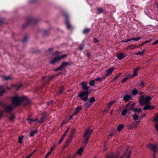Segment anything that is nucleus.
Here are the masks:
<instances>
[{
    "instance_id": "obj_29",
    "label": "nucleus",
    "mask_w": 158,
    "mask_h": 158,
    "mask_svg": "<svg viewBox=\"0 0 158 158\" xmlns=\"http://www.w3.org/2000/svg\"><path fill=\"white\" fill-rule=\"evenodd\" d=\"M124 125L123 124H119L117 128V130L118 131H121L122 129L123 128Z\"/></svg>"
},
{
    "instance_id": "obj_7",
    "label": "nucleus",
    "mask_w": 158,
    "mask_h": 158,
    "mask_svg": "<svg viewBox=\"0 0 158 158\" xmlns=\"http://www.w3.org/2000/svg\"><path fill=\"white\" fill-rule=\"evenodd\" d=\"M63 16L66 19L65 23L67 26V28L68 30L71 29L72 28V26L69 22V16L67 13H64Z\"/></svg>"
},
{
    "instance_id": "obj_27",
    "label": "nucleus",
    "mask_w": 158,
    "mask_h": 158,
    "mask_svg": "<svg viewBox=\"0 0 158 158\" xmlns=\"http://www.w3.org/2000/svg\"><path fill=\"white\" fill-rule=\"evenodd\" d=\"M83 151V149L81 148H79L77 152V153L80 156H81Z\"/></svg>"
},
{
    "instance_id": "obj_26",
    "label": "nucleus",
    "mask_w": 158,
    "mask_h": 158,
    "mask_svg": "<svg viewBox=\"0 0 158 158\" xmlns=\"http://www.w3.org/2000/svg\"><path fill=\"white\" fill-rule=\"evenodd\" d=\"M64 86H61L60 87V88L59 89V90L58 91V94L59 95V94H61L62 93L63 91L64 90Z\"/></svg>"
},
{
    "instance_id": "obj_5",
    "label": "nucleus",
    "mask_w": 158,
    "mask_h": 158,
    "mask_svg": "<svg viewBox=\"0 0 158 158\" xmlns=\"http://www.w3.org/2000/svg\"><path fill=\"white\" fill-rule=\"evenodd\" d=\"M153 96H141L139 99V102L142 105H144L147 104H151L150 101L152 98Z\"/></svg>"
},
{
    "instance_id": "obj_58",
    "label": "nucleus",
    "mask_w": 158,
    "mask_h": 158,
    "mask_svg": "<svg viewBox=\"0 0 158 158\" xmlns=\"http://www.w3.org/2000/svg\"><path fill=\"white\" fill-rule=\"evenodd\" d=\"M72 139H71L70 138H69V139H68L66 142V144H69L71 142V140Z\"/></svg>"
},
{
    "instance_id": "obj_53",
    "label": "nucleus",
    "mask_w": 158,
    "mask_h": 158,
    "mask_svg": "<svg viewBox=\"0 0 158 158\" xmlns=\"http://www.w3.org/2000/svg\"><path fill=\"white\" fill-rule=\"evenodd\" d=\"M22 86V84L17 85L16 87V90H18L19 88H20Z\"/></svg>"
},
{
    "instance_id": "obj_23",
    "label": "nucleus",
    "mask_w": 158,
    "mask_h": 158,
    "mask_svg": "<svg viewBox=\"0 0 158 158\" xmlns=\"http://www.w3.org/2000/svg\"><path fill=\"white\" fill-rule=\"evenodd\" d=\"M82 108L81 106H79L77 107L75 110V113H78L79 111L81 110Z\"/></svg>"
},
{
    "instance_id": "obj_32",
    "label": "nucleus",
    "mask_w": 158,
    "mask_h": 158,
    "mask_svg": "<svg viewBox=\"0 0 158 158\" xmlns=\"http://www.w3.org/2000/svg\"><path fill=\"white\" fill-rule=\"evenodd\" d=\"M85 45V44H80L78 46V49L80 51L82 50L83 49Z\"/></svg>"
},
{
    "instance_id": "obj_31",
    "label": "nucleus",
    "mask_w": 158,
    "mask_h": 158,
    "mask_svg": "<svg viewBox=\"0 0 158 158\" xmlns=\"http://www.w3.org/2000/svg\"><path fill=\"white\" fill-rule=\"evenodd\" d=\"M131 94L133 95L137 94V90L136 88L134 89L131 92Z\"/></svg>"
},
{
    "instance_id": "obj_46",
    "label": "nucleus",
    "mask_w": 158,
    "mask_h": 158,
    "mask_svg": "<svg viewBox=\"0 0 158 158\" xmlns=\"http://www.w3.org/2000/svg\"><path fill=\"white\" fill-rule=\"evenodd\" d=\"M27 37L26 35L24 36L23 40H22L23 43H25L27 41Z\"/></svg>"
},
{
    "instance_id": "obj_55",
    "label": "nucleus",
    "mask_w": 158,
    "mask_h": 158,
    "mask_svg": "<svg viewBox=\"0 0 158 158\" xmlns=\"http://www.w3.org/2000/svg\"><path fill=\"white\" fill-rule=\"evenodd\" d=\"M153 120L155 122H158V112L157 116L154 118Z\"/></svg>"
},
{
    "instance_id": "obj_21",
    "label": "nucleus",
    "mask_w": 158,
    "mask_h": 158,
    "mask_svg": "<svg viewBox=\"0 0 158 158\" xmlns=\"http://www.w3.org/2000/svg\"><path fill=\"white\" fill-rule=\"evenodd\" d=\"M104 12V11L101 8H98L97 9V14H100Z\"/></svg>"
},
{
    "instance_id": "obj_11",
    "label": "nucleus",
    "mask_w": 158,
    "mask_h": 158,
    "mask_svg": "<svg viewBox=\"0 0 158 158\" xmlns=\"http://www.w3.org/2000/svg\"><path fill=\"white\" fill-rule=\"evenodd\" d=\"M60 60L59 57L56 56L52 61L50 62V63L52 64H54L55 63L58 62Z\"/></svg>"
},
{
    "instance_id": "obj_4",
    "label": "nucleus",
    "mask_w": 158,
    "mask_h": 158,
    "mask_svg": "<svg viewBox=\"0 0 158 158\" xmlns=\"http://www.w3.org/2000/svg\"><path fill=\"white\" fill-rule=\"evenodd\" d=\"M93 132V130L90 129L89 127H88L85 131L83 135L84 140L83 143L86 146L88 143V140L90 139V135Z\"/></svg>"
},
{
    "instance_id": "obj_2",
    "label": "nucleus",
    "mask_w": 158,
    "mask_h": 158,
    "mask_svg": "<svg viewBox=\"0 0 158 158\" xmlns=\"http://www.w3.org/2000/svg\"><path fill=\"white\" fill-rule=\"evenodd\" d=\"M81 86L82 89L84 91L80 93L77 95V97H79L83 101H87L89 99L88 96L89 92L88 91L89 87L86 85V84L84 82H82L81 83Z\"/></svg>"
},
{
    "instance_id": "obj_45",
    "label": "nucleus",
    "mask_w": 158,
    "mask_h": 158,
    "mask_svg": "<svg viewBox=\"0 0 158 158\" xmlns=\"http://www.w3.org/2000/svg\"><path fill=\"white\" fill-rule=\"evenodd\" d=\"M114 154L111 152L110 155H108L107 156V158H112L114 156Z\"/></svg>"
},
{
    "instance_id": "obj_60",
    "label": "nucleus",
    "mask_w": 158,
    "mask_h": 158,
    "mask_svg": "<svg viewBox=\"0 0 158 158\" xmlns=\"http://www.w3.org/2000/svg\"><path fill=\"white\" fill-rule=\"evenodd\" d=\"M108 76L106 75V74H105L103 75L101 77V79H102V80H104L106 78V77Z\"/></svg>"
},
{
    "instance_id": "obj_15",
    "label": "nucleus",
    "mask_w": 158,
    "mask_h": 158,
    "mask_svg": "<svg viewBox=\"0 0 158 158\" xmlns=\"http://www.w3.org/2000/svg\"><path fill=\"white\" fill-rule=\"evenodd\" d=\"M76 130L75 128L73 129L70 132V134L69 135V138L71 139H72L74 137L75 134V132Z\"/></svg>"
},
{
    "instance_id": "obj_8",
    "label": "nucleus",
    "mask_w": 158,
    "mask_h": 158,
    "mask_svg": "<svg viewBox=\"0 0 158 158\" xmlns=\"http://www.w3.org/2000/svg\"><path fill=\"white\" fill-rule=\"evenodd\" d=\"M42 117L39 120H38V122L40 123L44 122L47 118V114L45 112H44L41 114Z\"/></svg>"
},
{
    "instance_id": "obj_64",
    "label": "nucleus",
    "mask_w": 158,
    "mask_h": 158,
    "mask_svg": "<svg viewBox=\"0 0 158 158\" xmlns=\"http://www.w3.org/2000/svg\"><path fill=\"white\" fill-rule=\"evenodd\" d=\"M4 78L5 80H8L10 79V77L9 76L7 77L4 76Z\"/></svg>"
},
{
    "instance_id": "obj_57",
    "label": "nucleus",
    "mask_w": 158,
    "mask_h": 158,
    "mask_svg": "<svg viewBox=\"0 0 158 158\" xmlns=\"http://www.w3.org/2000/svg\"><path fill=\"white\" fill-rule=\"evenodd\" d=\"M144 94L143 92H141L140 90H137V94L142 95Z\"/></svg>"
},
{
    "instance_id": "obj_52",
    "label": "nucleus",
    "mask_w": 158,
    "mask_h": 158,
    "mask_svg": "<svg viewBox=\"0 0 158 158\" xmlns=\"http://www.w3.org/2000/svg\"><path fill=\"white\" fill-rule=\"evenodd\" d=\"M127 127L129 129H131L133 128V127L131 125V124H129L127 126Z\"/></svg>"
},
{
    "instance_id": "obj_41",
    "label": "nucleus",
    "mask_w": 158,
    "mask_h": 158,
    "mask_svg": "<svg viewBox=\"0 0 158 158\" xmlns=\"http://www.w3.org/2000/svg\"><path fill=\"white\" fill-rule=\"evenodd\" d=\"M144 53H143V52H136L135 53V55H139L140 56H143L144 55Z\"/></svg>"
},
{
    "instance_id": "obj_20",
    "label": "nucleus",
    "mask_w": 158,
    "mask_h": 158,
    "mask_svg": "<svg viewBox=\"0 0 158 158\" xmlns=\"http://www.w3.org/2000/svg\"><path fill=\"white\" fill-rule=\"evenodd\" d=\"M61 65L63 67V68L66 67L67 66H70V64L69 62H64L61 63Z\"/></svg>"
},
{
    "instance_id": "obj_59",
    "label": "nucleus",
    "mask_w": 158,
    "mask_h": 158,
    "mask_svg": "<svg viewBox=\"0 0 158 158\" xmlns=\"http://www.w3.org/2000/svg\"><path fill=\"white\" fill-rule=\"evenodd\" d=\"M95 81H100L102 80V79H101V78L100 77H98L97 78H96L94 80Z\"/></svg>"
},
{
    "instance_id": "obj_34",
    "label": "nucleus",
    "mask_w": 158,
    "mask_h": 158,
    "mask_svg": "<svg viewBox=\"0 0 158 158\" xmlns=\"http://www.w3.org/2000/svg\"><path fill=\"white\" fill-rule=\"evenodd\" d=\"M90 29L89 28H85L83 31V33L84 34H87L89 32Z\"/></svg>"
},
{
    "instance_id": "obj_43",
    "label": "nucleus",
    "mask_w": 158,
    "mask_h": 158,
    "mask_svg": "<svg viewBox=\"0 0 158 158\" xmlns=\"http://www.w3.org/2000/svg\"><path fill=\"white\" fill-rule=\"evenodd\" d=\"M44 34L45 36H47L49 34V32L48 30H44Z\"/></svg>"
},
{
    "instance_id": "obj_38",
    "label": "nucleus",
    "mask_w": 158,
    "mask_h": 158,
    "mask_svg": "<svg viewBox=\"0 0 158 158\" xmlns=\"http://www.w3.org/2000/svg\"><path fill=\"white\" fill-rule=\"evenodd\" d=\"M127 111V110L126 109H124L122 112V115L123 116H125L126 115Z\"/></svg>"
},
{
    "instance_id": "obj_14",
    "label": "nucleus",
    "mask_w": 158,
    "mask_h": 158,
    "mask_svg": "<svg viewBox=\"0 0 158 158\" xmlns=\"http://www.w3.org/2000/svg\"><path fill=\"white\" fill-rule=\"evenodd\" d=\"M131 98V96L130 95H126L124 96L123 99L125 102H128L130 100Z\"/></svg>"
},
{
    "instance_id": "obj_36",
    "label": "nucleus",
    "mask_w": 158,
    "mask_h": 158,
    "mask_svg": "<svg viewBox=\"0 0 158 158\" xmlns=\"http://www.w3.org/2000/svg\"><path fill=\"white\" fill-rule=\"evenodd\" d=\"M136 47V45L131 44L128 47V49H130L131 50L134 49Z\"/></svg>"
},
{
    "instance_id": "obj_37",
    "label": "nucleus",
    "mask_w": 158,
    "mask_h": 158,
    "mask_svg": "<svg viewBox=\"0 0 158 158\" xmlns=\"http://www.w3.org/2000/svg\"><path fill=\"white\" fill-rule=\"evenodd\" d=\"M23 136H21L19 137L18 138V142L20 143L21 144L22 143V140L23 139Z\"/></svg>"
},
{
    "instance_id": "obj_12",
    "label": "nucleus",
    "mask_w": 158,
    "mask_h": 158,
    "mask_svg": "<svg viewBox=\"0 0 158 158\" xmlns=\"http://www.w3.org/2000/svg\"><path fill=\"white\" fill-rule=\"evenodd\" d=\"M125 54L123 53H120L117 55V57L119 60H121L126 56Z\"/></svg>"
},
{
    "instance_id": "obj_33",
    "label": "nucleus",
    "mask_w": 158,
    "mask_h": 158,
    "mask_svg": "<svg viewBox=\"0 0 158 158\" xmlns=\"http://www.w3.org/2000/svg\"><path fill=\"white\" fill-rule=\"evenodd\" d=\"M139 116H138L136 114H135L133 116V118L135 121H136L139 119Z\"/></svg>"
},
{
    "instance_id": "obj_3",
    "label": "nucleus",
    "mask_w": 158,
    "mask_h": 158,
    "mask_svg": "<svg viewBox=\"0 0 158 158\" xmlns=\"http://www.w3.org/2000/svg\"><path fill=\"white\" fill-rule=\"evenodd\" d=\"M39 19L30 16L27 18V22L23 24V28H24L26 27L29 25H35L37 24L39 21Z\"/></svg>"
},
{
    "instance_id": "obj_63",
    "label": "nucleus",
    "mask_w": 158,
    "mask_h": 158,
    "mask_svg": "<svg viewBox=\"0 0 158 158\" xmlns=\"http://www.w3.org/2000/svg\"><path fill=\"white\" fill-rule=\"evenodd\" d=\"M141 38V37H137L134 38L135 41H138Z\"/></svg>"
},
{
    "instance_id": "obj_24",
    "label": "nucleus",
    "mask_w": 158,
    "mask_h": 158,
    "mask_svg": "<svg viewBox=\"0 0 158 158\" xmlns=\"http://www.w3.org/2000/svg\"><path fill=\"white\" fill-rule=\"evenodd\" d=\"M59 74H60V73L59 74H55V75H53V76H51L47 80V81L48 82V81H51L52 79L54 78L55 77H57L59 75Z\"/></svg>"
},
{
    "instance_id": "obj_13",
    "label": "nucleus",
    "mask_w": 158,
    "mask_h": 158,
    "mask_svg": "<svg viewBox=\"0 0 158 158\" xmlns=\"http://www.w3.org/2000/svg\"><path fill=\"white\" fill-rule=\"evenodd\" d=\"M115 69L113 68H111L107 69L106 71V75L109 76L111 74L112 72Z\"/></svg>"
},
{
    "instance_id": "obj_51",
    "label": "nucleus",
    "mask_w": 158,
    "mask_h": 158,
    "mask_svg": "<svg viewBox=\"0 0 158 158\" xmlns=\"http://www.w3.org/2000/svg\"><path fill=\"white\" fill-rule=\"evenodd\" d=\"M99 40L96 38H94L93 42L94 43H98L99 42Z\"/></svg>"
},
{
    "instance_id": "obj_17",
    "label": "nucleus",
    "mask_w": 158,
    "mask_h": 158,
    "mask_svg": "<svg viewBox=\"0 0 158 158\" xmlns=\"http://www.w3.org/2000/svg\"><path fill=\"white\" fill-rule=\"evenodd\" d=\"M140 120H139L136 122H134L131 123V125L133 127V128L136 127L138 124H139Z\"/></svg>"
},
{
    "instance_id": "obj_19",
    "label": "nucleus",
    "mask_w": 158,
    "mask_h": 158,
    "mask_svg": "<svg viewBox=\"0 0 158 158\" xmlns=\"http://www.w3.org/2000/svg\"><path fill=\"white\" fill-rule=\"evenodd\" d=\"M133 110L135 113V114H139L141 112L142 109L140 108H136L134 109Z\"/></svg>"
},
{
    "instance_id": "obj_56",
    "label": "nucleus",
    "mask_w": 158,
    "mask_h": 158,
    "mask_svg": "<svg viewBox=\"0 0 158 158\" xmlns=\"http://www.w3.org/2000/svg\"><path fill=\"white\" fill-rule=\"evenodd\" d=\"M155 125L157 131L158 130V122H157L155 123Z\"/></svg>"
},
{
    "instance_id": "obj_50",
    "label": "nucleus",
    "mask_w": 158,
    "mask_h": 158,
    "mask_svg": "<svg viewBox=\"0 0 158 158\" xmlns=\"http://www.w3.org/2000/svg\"><path fill=\"white\" fill-rule=\"evenodd\" d=\"M127 80H128L127 78L126 77L123 78L121 80L122 83H124Z\"/></svg>"
},
{
    "instance_id": "obj_61",
    "label": "nucleus",
    "mask_w": 158,
    "mask_h": 158,
    "mask_svg": "<svg viewBox=\"0 0 158 158\" xmlns=\"http://www.w3.org/2000/svg\"><path fill=\"white\" fill-rule=\"evenodd\" d=\"M132 75L131 74H129L126 77L127 78V79L128 80L129 78H132L133 77H132Z\"/></svg>"
},
{
    "instance_id": "obj_6",
    "label": "nucleus",
    "mask_w": 158,
    "mask_h": 158,
    "mask_svg": "<svg viewBox=\"0 0 158 158\" xmlns=\"http://www.w3.org/2000/svg\"><path fill=\"white\" fill-rule=\"evenodd\" d=\"M0 105L4 109L5 112L8 113H10L15 108L11 105H7L1 101H0Z\"/></svg>"
},
{
    "instance_id": "obj_54",
    "label": "nucleus",
    "mask_w": 158,
    "mask_h": 158,
    "mask_svg": "<svg viewBox=\"0 0 158 158\" xmlns=\"http://www.w3.org/2000/svg\"><path fill=\"white\" fill-rule=\"evenodd\" d=\"M67 56V55L66 54L63 55L61 56H60L59 57V58H60V60L61 59L64 58Z\"/></svg>"
},
{
    "instance_id": "obj_40",
    "label": "nucleus",
    "mask_w": 158,
    "mask_h": 158,
    "mask_svg": "<svg viewBox=\"0 0 158 158\" xmlns=\"http://www.w3.org/2000/svg\"><path fill=\"white\" fill-rule=\"evenodd\" d=\"M95 98L94 97H92L89 101V102L91 104H92V103L94 102L95 101Z\"/></svg>"
},
{
    "instance_id": "obj_16",
    "label": "nucleus",
    "mask_w": 158,
    "mask_h": 158,
    "mask_svg": "<svg viewBox=\"0 0 158 158\" xmlns=\"http://www.w3.org/2000/svg\"><path fill=\"white\" fill-rule=\"evenodd\" d=\"M145 106L143 108V109L144 110H150V108L151 107V104H145Z\"/></svg>"
},
{
    "instance_id": "obj_28",
    "label": "nucleus",
    "mask_w": 158,
    "mask_h": 158,
    "mask_svg": "<svg viewBox=\"0 0 158 158\" xmlns=\"http://www.w3.org/2000/svg\"><path fill=\"white\" fill-rule=\"evenodd\" d=\"M92 104L89 102H87L86 103H85L84 104V106L86 108H89L91 106Z\"/></svg>"
},
{
    "instance_id": "obj_39",
    "label": "nucleus",
    "mask_w": 158,
    "mask_h": 158,
    "mask_svg": "<svg viewBox=\"0 0 158 158\" xmlns=\"http://www.w3.org/2000/svg\"><path fill=\"white\" fill-rule=\"evenodd\" d=\"M3 88L2 86H1L0 87V95L2 96V95L3 94L5 93V90H2V89Z\"/></svg>"
},
{
    "instance_id": "obj_9",
    "label": "nucleus",
    "mask_w": 158,
    "mask_h": 158,
    "mask_svg": "<svg viewBox=\"0 0 158 158\" xmlns=\"http://www.w3.org/2000/svg\"><path fill=\"white\" fill-rule=\"evenodd\" d=\"M135 103L130 102L126 105V106L129 107V110H133L135 109L134 107L135 106Z\"/></svg>"
},
{
    "instance_id": "obj_35",
    "label": "nucleus",
    "mask_w": 158,
    "mask_h": 158,
    "mask_svg": "<svg viewBox=\"0 0 158 158\" xmlns=\"http://www.w3.org/2000/svg\"><path fill=\"white\" fill-rule=\"evenodd\" d=\"M114 102V101H111L107 104V108H109L113 104Z\"/></svg>"
},
{
    "instance_id": "obj_49",
    "label": "nucleus",
    "mask_w": 158,
    "mask_h": 158,
    "mask_svg": "<svg viewBox=\"0 0 158 158\" xmlns=\"http://www.w3.org/2000/svg\"><path fill=\"white\" fill-rule=\"evenodd\" d=\"M4 19L3 18H0V25H2L4 23Z\"/></svg>"
},
{
    "instance_id": "obj_1",
    "label": "nucleus",
    "mask_w": 158,
    "mask_h": 158,
    "mask_svg": "<svg viewBox=\"0 0 158 158\" xmlns=\"http://www.w3.org/2000/svg\"><path fill=\"white\" fill-rule=\"evenodd\" d=\"M11 102L13 106L15 108L21 105L24 106L28 105L30 104V100L26 96H23L19 97L17 95L11 98Z\"/></svg>"
},
{
    "instance_id": "obj_30",
    "label": "nucleus",
    "mask_w": 158,
    "mask_h": 158,
    "mask_svg": "<svg viewBox=\"0 0 158 158\" xmlns=\"http://www.w3.org/2000/svg\"><path fill=\"white\" fill-rule=\"evenodd\" d=\"M121 74V73H119L117 74H116L115 75L114 77V78L113 79V80L112 81V82L116 81L117 80V79L120 77Z\"/></svg>"
},
{
    "instance_id": "obj_22",
    "label": "nucleus",
    "mask_w": 158,
    "mask_h": 158,
    "mask_svg": "<svg viewBox=\"0 0 158 158\" xmlns=\"http://www.w3.org/2000/svg\"><path fill=\"white\" fill-rule=\"evenodd\" d=\"M27 120L31 123L33 122L38 121V119L37 118L34 119L33 118H31L29 117L27 118Z\"/></svg>"
},
{
    "instance_id": "obj_48",
    "label": "nucleus",
    "mask_w": 158,
    "mask_h": 158,
    "mask_svg": "<svg viewBox=\"0 0 158 158\" xmlns=\"http://www.w3.org/2000/svg\"><path fill=\"white\" fill-rule=\"evenodd\" d=\"M77 156V155L76 154H74L73 156H71L70 155H68V158H75Z\"/></svg>"
},
{
    "instance_id": "obj_44",
    "label": "nucleus",
    "mask_w": 158,
    "mask_h": 158,
    "mask_svg": "<svg viewBox=\"0 0 158 158\" xmlns=\"http://www.w3.org/2000/svg\"><path fill=\"white\" fill-rule=\"evenodd\" d=\"M147 84L144 81H142L140 83L139 85L141 86H143L146 85Z\"/></svg>"
},
{
    "instance_id": "obj_25",
    "label": "nucleus",
    "mask_w": 158,
    "mask_h": 158,
    "mask_svg": "<svg viewBox=\"0 0 158 158\" xmlns=\"http://www.w3.org/2000/svg\"><path fill=\"white\" fill-rule=\"evenodd\" d=\"M37 132L38 131H37V130L34 131H31L30 134V136L31 137H33Z\"/></svg>"
},
{
    "instance_id": "obj_47",
    "label": "nucleus",
    "mask_w": 158,
    "mask_h": 158,
    "mask_svg": "<svg viewBox=\"0 0 158 158\" xmlns=\"http://www.w3.org/2000/svg\"><path fill=\"white\" fill-rule=\"evenodd\" d=\"M15 118V117L14 116V114H13L9 118V119L10 121H13Z\"/></svg>"
},
{
    "instance_id": "obj_42",
    "label": "nucleus",
    "mask_w": 158,
    "mask_h": 158,
    "mask_svg": "<svg viewBox=\"0 0 158 158\" xmlns=\"http://www.w3.org/2000/svg\"><path fill=\"white\" fill-rule=\"evenodd\" d=\"M95 80H92L89 83V84L91 86H93L95 84Z\"/></svg>"
},
{
    "instance_id": "obj_62",
    "label": "nucleus",
    "mask_w": 158,
    "mask_h": 158,
    "mask_svg": "<svg viewBox=\"0 0 158 158\" xmlns=\"http://www.w3.org/2000/svg\"><path fill=\"white\" fill-rule=\"evenodd\" d=\"M140 69L139 67H136L134 69V72H137Z\"/></svg>"
},
{
    "instance_id": "obj_10",
    "label": "nucleus",
    "mask_w": 158,
    "mask_h": 158,
    "mask_svg": "<svg viewBox=\"0 0 158 158\" xmlns=\"http://www.w3.org/2000/svg\"><path fill=\"white\" fill-rule=\"evenodd\" d=\"M148 148L153 152H156V149L157 148L156 146L152 144H150L148 146Z\"/></svg>"
},
{
    "instance_id": "obj_18",
    "label": "nucleus",
    "mask_w": 158,
    "mask_h": 158,
    "mask_svg": "<svg viewBox=\"0 0 158 158\" xmlns=\"http://www.w3.org/2000/svg\"><path fill=\"white\" fill-rule=\"evenodd\" d=\"M131 150L128 151L127 152H125L124 154H125L124 157L127 156L126 158H130L131 154Z\"/></svg>"
}]
</instances>
